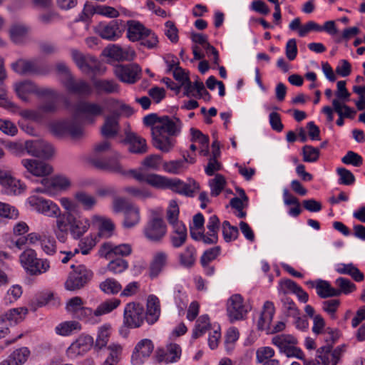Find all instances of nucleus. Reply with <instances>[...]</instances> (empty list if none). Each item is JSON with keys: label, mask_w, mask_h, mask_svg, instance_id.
Here are the masks:
<instances>
[{"label": "nucleus", "mask_w": 365, "mask_h": 365, "mask_svg": "<svg viewBox=\"0 0 365 365\" xmlns=\"http://www.w3.org/2000/svg\"><path fill=\"white\" fill-rule=\"evenodd\" d=\"M103 113V108L101 105L89 101H81L76 105L73 118L52 123L51 131L58 136L69 134L73 139H78L83 136L84 130L77 118L82 115L85 122L92 124L95 122V118Z\"/></svg>", "instance_id": "obj_1"}, {"label": "nucleus", "mask_w": 365, "mask_h": 365, "mask_svg": "<svg viewBox=\"0 0 365 365\" xmlns=\"http://www.w3.org/2000/svg\"><path fill=\"white\" fill-rule=\"evenodd\" d=\"M88 219L80 217L76 212H64L56 221L53 230L61 242L67 240L68 233L75 240L80 239L89 229Z\"/></svg>", "instance_id": "obj_2"}, {"label": "nucleus", "mask_w": 365, "mask_h": 365, "mask_svg": "<svg viewBox=\"0 0 365 365\" xmlns=\"http://www.w3.org/2000/svg\"><path fill=\"white\" fill-rule=\"evenodd\" d=\"M120 155L115 153L113 156L110 158L108 160H101L99 158H93L91 160L92 165L96 168L106 170L110 173L118 174L123 176L131 175L136 180L140 182H145L148 185L155 187L154 182L157 181L158 175L157 174H145L136 170H125L121 164L119 163Z\"/></svg>", "instance_id": "obj_3"}, {"label": "nucleus", "mask_w": 365, "mask_h": 365, "mask_svg": "<svg viewBox=\"0 0 365 365\" xmlns=\"http://www.w3.org/2000/svg\"><path fill=\"white\" fill-rule=\"evenodd\" d=\"M145 317V309L139 303H128L123 311V326L120 329V334L126 336L128 334L127 329H135L142 326Z\"/></svg>", "instance_id": "obj_4"}, {"label": "nucleus", "mask_w": 365, "mask_h": 365, "mask_svg": "<svg viewBox=\"0 0 365 365\" xmlns=\"http://www.w3.org/2000/svg\"><path fill=\"white\" fill-rule=\"evenodd\" d=\"M22 267L31 275H38L46 272L50 268L49 261L38 258L35 250L27 249L19 256Z\"/></svg>", "instance_id": "obj_5"}, {"label": "nucleus", "mask_w": 365, "mask_h": 365, "mask_svg": "<svg viewBox=\"0 0 365 365\" xmlns=\"http://www.w3.org/2000/svg\"><path fill=\"white\" fill-rule=\"evenodd\" d=\"M115 212L124 213L123 225L125 228H131L140 221L139 208L124 197H115L113 202Z\"/></svg>", "instance_id": "obj_6"}, {"label": "nucleus", "mask_w": 365, "mask_h": 365, "mask_svg": "<svg viewBox=\"0 0 365 365\" xmlns=\"http://www.w3.org/2000/svg\"><path fill=\"white\" fill-rule=\"evenodd\" d=\"M71 267L73 271L71 272L65 282V288L68 291H76L84 287L93 278V272L81 264L76 267L72 264Z\"/></svg>", "instance_id": "obj_7"}, {"label": "nucleus", "mask_w": 365, "mask_h": 365, "mask_svg": "<svg viewBox=\"0 0 365 365\" xmlns=\"http://www.w3.org/2000/svg\"><path fill=\"white\" fill-rule=\"evenodd\" d=\"M13 70L21 75H41L50 73L51 66L39 59H19L11 64Z\"/></svg>", "instance_id": "obj_8"}, {"label": "nucleus", "mask_w": 365, "mask_h": 365, "mask_svg": "<svg viewBox=\"0 0 365 365\" xmlns=\"http://www.w3.org/2000/svg\"><path fill=\"white\" fill-rule=\"evenodd\" d=\"M154 184L156 188L170 189L173 192L187 197L193 196L195 190L198 189L195 182H193L192 185L187 184L178 178H168L159 175Z\"/></svg>", "instance_id": "obj_9"}, {"label": "nucleus", "mask_w": 365, "mask_h": 365, "mask_svg": "<svg viewBox=\"0 0 365 365\" xmlns=\"http://www.w3.org/2000/svg\"><path fill=\"white\" fill-rule=\"evenodd\" d=\"M272 343L277 346L281 353H284L287 357H296L303 359L302 351L296 346L297 339L290 334H277L272 339Z\"/></svg>", "instance_id": "obj_10"}, {"label": "nucleus", "mask_w": 365, "mask_h": 365, "mask_svg": "<svg viewBox=\"0 0 365 365\" xmlns=\"http://www.w3.org/2000/svg\"><path fill=\"white\" fill-rule=\"evenodd\" d=\"M27 201L34 210L46 217L59 219L62 215L59 207L50 200L34 195L30 196Z\"/></svg>", "instance_id": "obj_11"}, {"label": "nucleus", "mask_w": 365, "mask_h": 365, "mask_svg": "<svg viewBox=\"0 0 365 365\" xmlns=\"http://www.w3.org/2000/svg\"><path fill=\"white\" fill-rule=\"evenodd\" d=\"M125 29L122 20H112L108 23L101 22L96 26V33L103 39L116 41L121 37Z\"/></svg>", "instance_id": "obj_12"}, {"label": "nucleus", "mask_w": 365, "mask_h": 365, "mask_svg": "<svg viewBox=\"0 0 365 365\" xmlns=\"http://www.w3.org/2000/svg\"><path fill=\"white\" fill-rule=\"evenodd\" d=\"M24 147L29 155L43 159H49L55 153L53 146L42 139L26 140Z\"/></svg>", "instance_id": "obj_13"}, {"label": "nucleus", "mask_w": 365, "mask_h": 365, "mask_svg": "<svg viewBox=\"0 0 365 365\" xmlns=\"http://www.w3.org/2000/svg\"><path fill=\"white\" fill-rule=\"evenodd\" d=\"M247 312V307L244 304L243 298L240 294H233L227 299V314L230 322L245 319Z\"/></svg>", "instance_id": "obj_14"}, {"label": "nucleus", "mask_w": 365, "mask_h": 365, "mask_svg": "<svg viewBox=\"0 0 365 365\" xmlns=\"http://www.w3.org/2000/svg\"><path fill=\"white\" fill-rule=\"evenodd\" d=\"M72 58L78 68L84 73H96L101 71V63L96 57L83 55L77 50L71 52Z\"/></svg>", "instance_id": "obj_15"}, {"label": "nucleus", "mask_w": 365, "mask_h": 365, "mask_svg": "<svg viewBox=\"0 0 365 365\" xmlns=\"http://www.w3.org/2000/svg\"><path fill=\"white\" fill-rule=\"evenodd\" d=\"M181 128L182 122L180 118L163 115L160 117V123L152 128L151 131L172 137L178 135L180 133Z\"/></svg>", "instance_id": "obj_16"}, {"label": "nucleus", "mask_w": 365, "mask_h": 365, "mask_svg": "<svg viewBox=\"0 0 365 365\" xmlns=\"http://www.w3.org/2000/svg\"><path fill=\"white\" fill-rule=\"evenodd\" d=\"M148 222L144 228L145 237L152 242H160L165 235L167 227L163 220L155 215Z\"/></svg>", "instance_id": "obj_17"}, {"label": "nucleus", "mask_w": 365, "mask_h": 365, "mask_svg": "<svg viewBox=\"0 0 365 365\" xmlns=\"http://www.w3.org/2000/svg\"><path fill=\"white\" fill-rule=\"evenodd\" d=\"M62 83L70 94L89 96L93 93V88L88 82L83 79H76L73 76L64 78Z\"/></svg>", "instance_id": "obj_18"}, {"label": "nucleus", "mask_w": 365, "mask_h": 365, "mask_svg": "<svg viewBox=\"0 0 365 365\" xmlns=\"http://www.w3.org/2000/svg\"><path fill=\"white\" fill-rule=\"evenodd\" d=\"M114 74L120 81L133 84L140 79L141 68L137 64L118 65Z\"/></svg>", "instance_id": "obj_19"}, {"label": "nucleus", "mask_w": 365, "mask_h": 365, "mask_svg": "<svg viewBox=\"0 0 365 365\" xmlns=\"http://www.w3.org/2000/svg\"><path fill=\"white\" fill-rule=\"evenodd\" d=\"M331 346H324L317 350V362L313 360H307L304 357L302 360L304 365H336L339 361V354L336 351H331Z\"/></svg>", "instance_id": "obj_20"}, {"label": "nucleus", "mask_w": 365, "mask_h": 365, "mask_svg": "<svg viewBox=\"0 0 365 365\" xmlns=\"http://www.w3.org/2000/svg\"><path fill=\"white\" fill-rule=\"evenodd\" d=\"M154 349L153 341L148 339H143L135 345L131 356L133 365H142L145 359L148 358Z\"/></svg>", "instance_id": "obj_21"}, {"label": "nucleus", "mask_w": 365, "mask_h": 365, "mask_svg": "<svg viewBox=\"0 0 365 365\" xmlns=\"http://www.w3.org/2000/svg\"><path fill=\"white\" fill-rule=\"evenodd\" d=\"M21 164L29 173L35 176L45 177L53 172V168L49 164L38 160L23 159Z\"/></svg>", "instance_id": "obj_22"}, {"label": "nucleus", "mask_w": 365, "mask_h": 365, "mask_svg": "<svg viewBox=\"0 0 365 365\" xmlns=\"http://www.w3.org/2000/svg\"><path fill=\"white\" fill-rule=\"evenodd\" d=\"M181 352L180 345L170 344L166 346V349H158L155 351V357L158 362L175 363L180 359Z\"/></svg>", "instance_id": "obj_23"}, {"label": "nucleus", "mask_w": 365, "mask_h": 365, "mask_svg": "<svg viewBox=\"0 0 365 365\" xmlns=\"http://www.w3.org/2000/svg\"><path fill=\"white\" fill-rule=\"evenodd\" d=\"M105 54L116 61H131L135 56L134 50L128 48L123 49L118 45H108L104 50Z\"/></svg>", "instance_id": "obj_24"}, {"label": "nucleus", "mask_w": 365, "mask_h": 365, "mask_svg": "<svg viewBox=\"0 0 365 365\" xmlns=\"http://www.w3.org/2000/svg\"><path fill=\"white\" fill-rule=\"evenodd\" d=\"M127 25V38L133 42L138 41L150 29L145 27L142 23L136 20H128Z\"/></svg>", "instance_id": "obj_25"}, {"label": "nucleus", "mask_w": 365, "mask_h": 365, "mask_svg": "<svg viewBox=\"0 0 365 365\" xmlns=\"http://www.w3.org/2000/svg\"><path fill=\"white\" fill-rule=\"evenodd\" d=\"M93 344V339L89 335H81L69 346L68 351L73 355H82L87 352Z\"/></svg>", "instance_id": "obj_26"}, {"label": "nucleus", "mask_w": 365, "mask_h": 365, "mask_svg": "<svg viewBox=\"0 0 365 365\" xmlns=\"http://www.w3.org/2000/svg\"><path fill=\"white\" fill-rule=\"evenodd\" d=\"M275 312L274 304L272 302L267 301L263 306V310L257 322V328L259 330H268Z\"/></svg>", "instance_id": "obj_27"}, {"label": "nucleus", "mask_w": 365, "mask_h": 365, "mask_svg": "<svg viewBox=\"0 0 365 365\" xmlns=\"http://www.w3.org/2000/svg\"><path fill=\"white\" fill-rule=\"evenodd\" d=\"M160 302L157 297L150 295L147 302V310L145 312L146 322L149 324L155 323L160 317Z\"/></svg>", "instance_id": "obj_28"}, {"label": "nucleus", "mask_w": 365, "mask_h": 365, "mask_svg": "<svg viewBox=\"0 0 365 365\" xmlns=\"http://www.w3.org/2000/svg\"><path fill=\"white\" fill-rule=\"evenodd\" d=\"M125 141L129 144V151L135 154H144L148 151L145 139L134 133H130L126 135Z\"/></svg>", "instance_id": "obj_29"}, {"label": "nucleus", "mask_w": 365, "mask_h": 365, "mask_svg": "<svg viewBox=\"0 0 365 365\" xmlns=\"http://www.w3.org/2000/svg\"><path fill=\"white\" fill-rule=\"evenodd\" d=\"M30 354L26 347H21L14 351L0 365H22L25 363Z\"/></svg>", "instance_id": "obj_30"}, {"label": "nucleus", "mask_w": 365, "mask_h": 365, "mask_svg": "<svg viewBox=\"0 0 365 365\" xmlns=\"http://www.w3.org/2000/svg\"><path fill=\"white\" fill-rule=\"evenodd\" d=\"M93 85L98 94H110L119 92V85L113 80H95Z\"/></svg>", "instance_id": "obj_31"}, {"label": "nucleus", "mask_w": 365, "mask_h": 365, "mask_svg": "<svg viewBox=\"0 0 365 365\" xmlns=\"http://www.w3.org/2000/svg\"><path fill=\"white\" fill-rule=\"evenodd\" d=\"M151 135L153 145L155 148L163 153H168L173 149L175 140H173L171 137L159 133H154V132L152 131Z\"/></svg>", "instance_id": "obj_32"}, {"label": "nucleus", "mask_w": 365, "mask_h": 365, "mask_svg": "<svg viewBox=\"0 0 365 365\" xmlns=\"http://www.w3.org/2000/svg\"><path fill=\"white\" fill-rule=\"evenodd\" d=\"M193 43L192 46L194 60H201L204 58L205 48V36L202 34L192 32L190 36Z\"/></svg>", "instance_id": "obj_33"}, {"label": "nucleus", "mask_w": 365, "mask_h": 365, "mask_svg": "<svg viewBox=\"0 0 365 365\" xmlns=\"http://www.w3.org/2000/svg\"><path fill=\"white\" fill-rule=\"evenodd\" d=\"M119 123L117 122L116 118L114 116H106L103 125L101 127V135L106 138L115 137L119 131Z\"/></svg>", "instance_id": "obj_34"}, {"label": "nucleus", "mask_w": 365, "mask_h": 365, "mask_svg": "<svg viewBox=\"0 0 365 365\" xmlns=\"http://www.w3.org/2000/svg\"><path fill=\"white\" fill-rule=\"evenodd\" d=\"M168 255L164 252H157L150 265V276L151 278L156 277L163 270L166 264Z\"/></svg>", "instance_id": "obj_35"}, {"label": "nucleus", "mask_w": 365, "mask_h": 365, "mask_svg": "<svg viewBox=\"0 0 365 365\" xmlns=\"http://www.w3.org/2000/svg\"><path fill=\"white\" fill-rule=\"evenodd\" d=\"M174 232L170 236L172 245L178 248L185 244L187 237V228L183 223H177L173 227Z\"/></svg>", "instance_id": "obj_36"}, {"label": "nucleus", "mask_w": 365, "mask_h": 365, "mask_svg": "<svg viewBox=\"0 0 365 365\" xmlns=\"http://www.w3.org/2000/svg\"><path fill=\"white\" fill-rule=\"evenodd\" d=\"M208 185L210 189V195L211 197H215L220 195L227 185V180L224 175L217 173L214 178L210 179Z\"/></svg>", "instance_id": "obj_37"}, {"label": "nucleus", "mask_w": 365, "mask_h": 365, "mask_svg": "<svg viewBox=\"0 0 365 365\" xmlns=\"http://www.w3.org/2000/svg\"><path fill=\"white\" fill-rule=\"evenodd\" d=\"M220 223L219 218L215 215L209 218L208 225H207L209 230V232H207V244H213L217 242Z\"/></svg>", "instance_id": "obj_38"}, {"label": "nucleus", "mask_w": 365, "mask_h": 365, "mask_svg": "<svg viewBox=\"0 0 365 365\" xmlns=\"http://www.w3.org/2000/svg\"><path fill=\"white\" fill-rule=\"evenodd\" d=\"M208 319L207 317V332L209 335V346L210 349H214L218 346L221 338L220 327L216 323L214 324H210Z\"/></svg>", "instance_id": "obj_39"}, {"label": "nucleus", "mask_w": 365, "mask_h": 365, "mask_svg": "<svg viewBox=\"0 0 365 365\" xmlns=\"http://www.w3.org/2000/svg\"><path fill=\"white\" fill-rule=\"evenodd\" d=\"M28 313V309L26 307H18L9 309L6 312L3 317L4 322L8 321L10 324H16L24 319Z\"/></svg>", "instance_id": "obj_40"}, {"label": "nucleus", "mask_w": 365, "mask_h": 365, "mask_svg": "<svg viewBox=\"0 0 365 365\" xmlns=\"http://www.w3.org/2000/svg\"><path fill=\"white\" fill-rule=\"evenodd\" d=\"M81 325L76 321H66L58 324L55 328V332L60 336H68L75 331H80Z\"/></svg>", "instance_id": "obj_41"}, {"label": "nucleus", "mask_w": 365, "mask_h": 365, "mask_svg": "<svg viewBox=\"0 0 365 365\" xmlns=\"http://www.w3.org/2000/svg\"><path fill=\"white\" fill-rule=\"evenodd\" d=\"M99 289L106 294L115 295L120 292L122 286L118 281L110 277L99 284Z\"/></svg>", "instance_id": "obj_42"}, {"label": "nucleus", "mask_w": 365, "mask_h": 365, "mask_svg": "<svg viewBox=\"0 0 365 365\" xmlns=\"http://www.w3.org/2000/svg\"><path fill=\"white\" fill-rule=\"evenodd\" d=\"M316 289L317 294L323 299L339 296L336 289L332 287L327 281L322 279L317 282Z\"/></svg>", "instance_id": "obj_43"}, {"label": "nucleus", "mask_w": 365, "mask_h": 365, "mask_svg": "<svg viewBox=\"0 0 365 365\" xmlns=\"http://www.w3.org/2000/svg\"><path fill=\"white\" fill-rule=\"evenodd\" d=\"M185 162L193 163L194 158L188 153H184L182 160H172L168 163H165L163 168L168 173L178 174L179 173L180 170L183 167Z\"/></svg>", "instance_id": "obj_44"}, {"label": "nucleus", "mask_w": 365, "mask_h": 365, "mask_svg": "<svg viewBox=\"0 0 365 365\" xmlns=\"http://www.w3.org/2000/svg\"><path fill=\"white\" fill-rule=\"evenodd\" d=\"M93 221L100 223L98 227V235L100 237H109L112 235V232L114 230V224L111 220L104 219L98 215H94Z\"/></svg>", "instance_id": "obj_45"}, {"label": "nucleus", "mask_w": 365, "mask_h": 365, "mask_svg": "<svg viewBox=\"0 0 365 365\" xmlns=\"http://www.w3.org/2000/svg\"><path fill=\"white\" fill-rule=\"evenodd\" d=\"M120 304L119 299L113 298L106 300L101 303L94 311V315L96 317L108 314L115 309Z\"/></svg>", "instance_id": "obj_46"}, {"label": "nucleus", "mask_w": 365, "mask_h": 365, "mask_svg": "<svg viewBox=\"0 0 365 365\" xmlns=\"http://www.w3.org/2000/svg\"><path fill=\"white\" fill-rule=\"evenodd\" d=\"M195 249L192 246H188L179 255V261L180 265L184 267H192L195 262Z\"/></svg>", "instance_id": "obj_47"}, {"label": "nucleus", "mask_w": 365, "mask_h": 365, "mask_svg": "<svg viewBox=\"0 0 365 365\" xmlns=\"http://www.w3.org/2000/svg\"><path fill=\"white\" fill-rule=\"evenodd\" d=\"M1 185L4 187L5 192L8 195L19 194L21 193V190H24L20 180L11 177L9 174L4 179Z\"/></svg>", "instance_id": "obj_48"}, {"label": "nucleus", "mask_w": 365, "mask_h": 365, "mask_svg": "<svg viewBox=\"0 0 365 365\" xmlns=\"http://www.w3.org/2000/svg\"><path fill=\"white\" fill-rule=\"evenodd\" d=\"M223 239L226 242L235 240L239 235V230L236 226L231 225L229 221H224L222 225Z\"/></svg>", "instance_id": "obj_49"}, {"label": "nucleus", "mask_w": 365, "mask_h": 365, "mask_svg": "<svg viewBox=\"0 0 365 365\" xmlns=\"http://www.w3.org/2000/svg\"><path fill=\"white\" fill-rule=\"evenodd\" d=\"M335 284L338 287L336 292H339V296L341 294H349L356 289V286L350 279L344 277L337 278Z\"/></svg>", "instance_id": "obj_50"}, {"label": "nucleus", "mask_w": 365, "mask_h": 365, "mask_svg": "<svg viewBox=\"0 0 365 365\" xmlns=\"http://www.w3.org/2000/svg\"><path fill=\"white\" fill-rule=\"evenodd\" d=\"M282 312L286 317H295L300 315V311L294 301L287 297L282 299Z\"/></svg>", "instance_id": "obj_51"}, {"label": "nucleus", "mask_w": 365, "mask_h": 365, "mask_svg": "<svg viewBox=\"0 0 365 365\" xmlns=\"http://www.w3.org/2000/svg\"><path fill=\"white\" fill-rule=\"evenodd\" d=\"M128 268V261L120 257L111 260L107 265V269L114 274L123 273Z\"/></svg>", "instance_id": "obj_52"}, {"label": "nucleus", "mask_w": 365, "mask_h": 365, "mask_svg": "<svg viewBox=\"0 0 365 365\" xmlns=\"http://www.w3.org/2000/svg\"><path fill=\"white\" fill-rule=\"evenodd\" d=\"M140 45L148 49H155L158 46V38L151 29L139 41Z\"/></svg>", "instance_id": "obj_53"}, {"label": "nucleus", "mask_w": 365, "mask_h": 365, "mask_svg": "<svg viewBox=\"0 0 365 365\" xmlns=\"http://www.w3.org/2000/svg\"><path fill=\"white\" fill-rule=\"evenodd\" d=\"M336 173L339 175L338 183L339 185L349 186L355 182V176L349 170L345 168H338Z\"/></svg>", "instance_id": "obj_54"}, {"label": "nucleus", "mask_w": 365, "mask_h": 365, "mask_svg": "<svg viewBox=\"0 0 365 365\" xmlns=\"http://www.w3.org/2000/svg\"><path fill=\"white\" fill-rule=\"evenodd\" d=\"M320 149L306 145L302 148L303 160L307 163H314L319 159Z\"/></svg>", "instance_id": "obj_55"}, {"label": "nucleus", "mask_w": 365, "mask_h": 365, "mask_svg": "<svg viewBox=\"0 0 365 365\" xmlns=\"http://www.w3.org/2000/svg\"><path fill=\"white\" fill-rule=\"evenodd\" d=\"M96 245V237L92 235L82 238L78 243V247L80 248L81 252L83 255H86L90 253L91 250Z\"/></svg>", "instance_id": "obj_56"}, {"label": "nucleus", "mask_w": 365, "mask_h": 365, "mask_svg": "<svg viewBox=\"0 0 365 365\" xmlns=\"http://www.w3.org/2000/svg\"><path fill=\"white\" fill-rule=\"evenodd\" d=\"M124 190L125 192L131 195L132 196L143 200L151 197L153 195L150 190L145 187H136L130 186L125 187Z\"/></svg>", "instance_id": "obj_57"}, {"label": "nucleus", "mask_w": 365, "mask_h": 365, "mask_svg": "<svg viewBox=\"0 0 365 365\" xmlns=\"http://www.w3.org/2000/svg\"><path fill=\"white\" fill-rule=\"evenodd\" d=\"M190 135L191 139L190 140L192 143H197L199 145V148L200 150V153L202 155H205V151L204 150L205 144V135L198 129L195 128H190Z\"/></svg>", "instance_id": "obj_58"}, {"label": "nucleus", "mask_w": 365, "mask_h": 365, "mask_svg": "<svg viewBox=\"0 0 365 365\" xmlns=\"http://www.w3.org/2000/svg\"><path fill=\"white\" fill-rule=\"evenodd\" d=\"M179 207L175 200L170 202L169 207L167 210V219L170 224L175 226L177 223H182L178 221Z\"/></svg>", "instance_id": "obj_59"}, {"label": "nucleus", "mask_w": 365, "mask_h": 365, "mask_svg": "<svg viewBox=\"0 0 365 365\" xmlns=\"http://www.w3.org/2000/svg\"><path fill=\"white\" fill-rule=\"evenodd\" d=\"M341 162L345 165H351L355 167H360L363 164V158L358 153L349 150L341 158Z\"/></svg>", "instance_id": "obj_60"}, {"label": "nucleus", "mask_w": 365, "mask_h": 365, "mask_svg": "<svg viewBox=\"0 0 365 365\" xmlns=\"http://www.w3.org/2000/svg\"><path fill=\"white\" fill-rule=\"evenodd\" d=\"M109 329L110 325L108 324H105L100 327L96 341V346L99 349H102L106 346L110 336Z\"/></svg>", "instance_id": "obj_61"}, {"label": "nucleus", "mask_w": 365, "mask_h": 365, "mask_svg": "<svg viewBox=\"0 0 365 365\" xmlns=\"http://www.w3.org/2000/svg\"><path fill=\"white\" fill-rule=\"evenodd\" d=\"M41 246L43 252L47 255H51L56 252V242L51 236L43 235Z\"/></svg>", "instance_id": "obj_62"}, {"label": "nucleus", "mask_w": 365, "mask_h": 365, "mask_svg": "<svg viewBox=\"0 0 365 365\" xmlns=\"http://www.w3.org/2000/svg\"><path fill=\"white\" fill-rule=\"evenodd\" d=\"M76 199L87 209H91L96 203V198L85 192H78L75 195Z\"/></svg>", "instance_id": "obj_63"}, {"label": "nucleus", "mask_w": 365, "mask_h": 365, "mask_svg": "<svg viewBox=\"0 0 365 365\" xmlns=\"http://www.w3.org/2000/svg\"><path fill=\"white\" fill-rule=\"evenodd\" d=\"M26 32L27 29L26 27L20 25H15L10 29V36L15 43H20L22 42Z\"/></svg>", "instance_id": "obj_64"}]
</instances>
